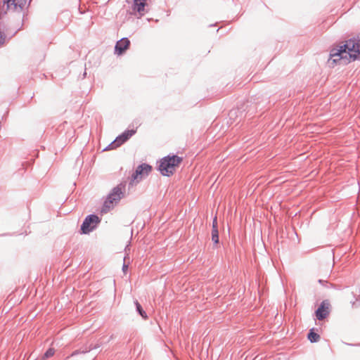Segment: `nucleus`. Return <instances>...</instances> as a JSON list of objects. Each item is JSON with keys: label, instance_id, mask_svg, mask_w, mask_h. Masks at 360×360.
Masks as SVG:
<instances>
[{"label": "nucleus", "instance_id": "f257e3e1", "mask_svg": "<svg viewBox=\"0 0 360 360\" xmlns=\"http://www.w3.org/2000/svg\"><path fill=\"white\" fill-rule=\"evenodd\" d=\"M360 59V33L345 41L343 45L333 48L330 51L328 65L333 68L338 62L346 65Z\"/></svg>", "mask_w": 360, "mask_h": 360}, {"label": "nucleus", "instance_id": "f03ea898", "mask_svg": "<svg viewBox=\"0 0 360 360\" xmlns=\"http://www.w3.org/2000/svg\"><path fill=\"white\" fill-rule=\"evenodd\" d=\"M182 160V158L176 155H167L161 159L158 169L162 175L170 176L174 174L176 167H179Z\"/></svg>", "mask_w": 360, "mask_h": 360}, {"label": "nucleus", "instance_id": "7ed1b4c3", "mask_svg": "<svg viewBox=\"0 0 360 360\" xmlns=\"http://www.w3.org/2000/svg\"><path fill=\"white\" fill-rule=\"evenodd\" d=\"M125 185L120 184L114 187L104 201V207L110 209L117 205L124 195Z\"/></svg>", "mask_w": 360, "mask_h": 360}, {"label": "nucleus", "instance_id": "20e7f679", "mask_svg": "<svg viewBox=\"0 0 360 360\" xmlns=\"http://www.w3.org/2000/svg\"><path fill=\"white\" fill-rule=\"evenodd\" d=\"M101 221V218L96 214L87 215L81 225L80 233L89 234L97 228Z\"/></svg>", "mask_w": 360, "mask_h": 360}, {"label": "nucleus", "instance_id": "39448f33", "mask_svg": "<svg viewBox=\"0 0 360 360\" xmlns=\"http://www.w3.org/2000/svg\"><path fill=\"white\" fill-rule=\"evenodd\" d=\"M151 170L152 167L150 165L146 163L139 165L131 175L130 184L132 185L134 182H139L142 179L147 176Z\"/></svg>", "mask_w": 360, "mask_h": 360}, {"label": "nucleus", "instance_id": "423d86ee", "mask_svg": "<svg viewBox=\"0 0 360 360\" xmlns=\"http://www.w3.org/2000/svg\"><path fill=\"white\" fill-rule=\"evenodd\" d=\"M135 133V129L125 130L123 133L117 136L116 139L104 149V150L115 149L120 146L127 141Z\"/></svg>", "mask_w": 360, "mask_h": 360}, {"label": "nucleus", "instance_id": "0eeeda50", "mask_svg": "<svg viewBox=\"0 0 360 360\" xmlns=\"http://www.w3.org/2000/svg\"><path fill=\"white\" fill-rule=\"evenodd\" d=\"M32 0H3V8H0V13H6V10L13 6L15 11L21 12L26 5H30Z\"/></svg>", "mask_w": 360, "mask_h": 360}, {"label": "nucleus", "instance_id": "6e6552de", "mask_svg": "<svg viewBox=\"0 0 360 360\" xmlns=\"http://www.w3.org/2000/svg\"><path fill=\"white\" fill-rule=\"evenodd\" d=\"M330 303L328 300H323L315 311V315L319 321L326 319L330 314Z\"/></svg>", "mask_w": 360, "mask_h": 360}, {"label": "nucleus", "instance_id": "1a4fd4ad", "mask_svg": "<svg viewBox=\"0 0 360 360\" xmlns=\"http://www.w3.org/2000/svg\"><path fill=\"white\" fill-rule=\"evenodd\" d=\"M130 41L124 37L117 41L115 46V51L117 55H122L129 47Z\"/></svg>", "mask_w": 360, "mask_h": 360}, {"label": "nucleus", "instance_id": "9d476101", "mask_svg": "<svg viewBox=\"0 0 360 360\" xmlns=\"http://www.w3.org/2000/svg\"><path fill=\"white\" fill-rule=\"evenodd\" d=\"M147 0H134L132 8L134 11H137L141 15H143L145 11V6L147 5Z\"/></svg>", "mask_w": 360, "mask_h": 360}, {"label": "nucleus", "instance_id": "9b49d317", "mask_svg": "<svg viewBox=\"0 0 360 360\" xmlns=\"http://www.w3.org/2000/svg\"><path fill=\"white\" fill-rule=\"evenodd\" d=\"M134 304H135V306H136V310L137 311V313L143 319H147L148 318V316H147V314L146 312L143 310V307H141V304L137 301L136 300L134 302Z\"/></svg>", "mask_w": 360, "mask_h": 360}, {"label": "nucleus", "instance_id": "f8f14e48", "mask_svg": "<svg viewBox=\"0 0 360 360\" xmlns=\"http://www.w3.org/2000/svg\"><path fill=\"white\" fill-rule=\"evenodd\" d=\"M55 353V349L53 348H49L46 351L44 355L41 356L40 360H46L47 359L51 357Z\"/></svg>", "mask_w": 360, "mask_h": 360}, {"label": "nucleus", "instance_id": "ddd939ff", "mask_svg": "<svg viewBox=\"0 0 360 360\" xmlns=\"http://www.w3.org/2000/svg\"><path fill=\"white\" fill-rule=\"evenodd\" d=\"M212 240L214 244L216 245L219 243V231L218 230H212Z\"/></svg>", "mask_w": 360, "mask_h": 360}, {"label": "nucleus", "instance_id": "4468645a", "mask_svg": "<svg viewBox=\"0 0 360 360\" xmlns=\"http://www.w3.org/2000/svg\"><path fill=\"white\" fill-rule=\"evenodd\" d=\"M238 112H240V116L243 117L242 111H240L239 109H233V110H230V112L229 113V116L230 119H233L235 117H238V115H237Z\"/></svg>", "mask_w": 360, "mask_h": 360}, {"label": "nucleus", "instance_id": "2eb2a0df", "mask_svg": "<svg viewBox=\"0 0 360 360\" xmlns=\"http://www.w3.org/2000/svg\"><path fill=\"white\" fill-rule=\"evenodd\" d=\"M352 295L355 300L354 301H351L350 303L353 308H357L359 307V304L358 302H360V295L356 297L353 292Z\"/></svg>", "mask_w": 360, "mask_h": 360}, {"label": "nucleus", "instance_id": "dca6fc26", "mask_svg": "<svg viewBox=\"0 0 360 360\" xmlns=\"http://www.w3.org/2000/svg\"><path fill=\"white\" fill-rule=\"evenodd\" d=\"M307 338H320V335L315 332L314 328H311L307 333Z\"/></svg>", "mask_w": 360, "mask_h": 360}, {"label": "nucleus", "instance_id": "f3484780", "mask_svg": "<svg viewBox=\"0 0 360 360\" xmlns=\"http://www.w3.org/2000/svg\"><path fill=\"white\" fill-rule=\"evenodd\" d=\"M100 347L98 344H95L94 346L92 344H90L88 348H86L85 349L82 350L81 352L86 353L88 352H90L92 349H97Z\"/></svg>", "mask_w": 360, "mask_h": 360}, {"label": "nucleus", "instance_id": "a211bd4d", "mask_svg": "<svg viewBox=\"0 0 360 360\" xmlns=\"http://www.w3.org/2000/svg\"><path fill=\"white\" fill-rule=\"evenodd\" d=\"M6 41V35L4 33L0 32V46H3Z\"/></svg>", "mask_w": 360, "mask_h": 360}, {"label": "nucleus", "instance_id": "6ab92c4d", "mask_svg": "<svg viewBox=\"0 0 360 360\" xmlns=\"http://www.w3.org/2000/svg\"><path fill=\"white\" fill-rule=\"evenodd\" d=\"M218 230V225H217V217H215L212 221V230Z\"/></svg>", "mask_w": 360, "mask_h": 360}, {"label": "nucleus", "instance_id": "aec40b11", "mask_svg": "<svg viewBox=\"0 0 360 360\" xmlns=\"http://www.w3.org/2000/svg\"><path fill=\"white\" fill-rule=\"evenodd\" d=\"M128 269V265L126 264L125 263L123 264V266H122V271L124 273H126V271H127Z\"/></svg>", "mask_w": 360, "mask_h": 360}, {"label": "nucleus", "instance_id": "412c9836", "mask_svg": "<svg viewBox=\"0 0 360 360\" xmlns=\"http://www.w3.org/2000/svg\"><path fill=\"white\" fill-rule=\"evenodd\" d=\"M308 340H309L310 341V342H311V343L317 342L319 340V339H308Z\"/></svg>", "mask_w": 360, "mask_h": 360}, {"label": "nucleus", "instance_id": "4be33fe9", "mask_svg": "<svg viewBox=\"0 0 360 360\" xmlns=\"http://www.w3.org/2000/svg\"><path fill=\"white\" fill-rule=\"evenodd\" d=\"M319 283L323 285V284H328V282L326 281H323V280H321V279H319Z\"/></svg>", "mask_w": 360, "mask_h": 360}, {"label": "nucleus", "instance_id": "5701e85b", "mask_svg": "<svg viewBox=\"0 0 360 360\" xmlns=\"http://www.w3.org/2000/svg\"><path fill=\"white\" fill-rule=\"evenodd\" d=\"M329 286L330 287H333V285L332 283H330L329 285H327V287L328 288Z\"/></svg>", "mask_w": 360, "mask_h": 360}]
</instances>
